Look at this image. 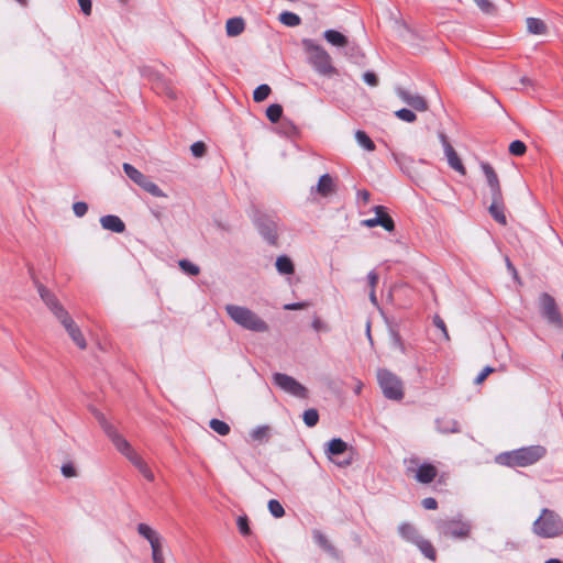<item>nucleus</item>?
Wrapping results in <instances>:
<instances>
[{
    "mask_svg": "<svg viewBox=\"0 0 563 563\" xmlns=\"http://www.w3.org/2000/svg\"><path fill=\"white\" fill-rule=\"evenodd\" d=\"M78 3L80 5V9L81 11L86 14V15H90L91 13V1L90 0H78Z\"/></svg>",
    "mask_w": 563,
    "mask_h": 563,
    "instance_id": "nucleus-55",
    "label": "nucleus"
},
{
    "mask_svg": "<svg viewBox=\"0 0 563 563\" xmlns=\"http://www.w3.org/2000/svg\"><path fill=\"white\" fill-rule=\"evenodd\" d=\"M225 310L230 318L244 329L256 332H265L268 330L267 323L255 312L245 307L227 305Z\"/></svg>",
    "mask_w": 563,
    "mask_h": 563,
    "instance_id": "nucleus-4",
    "label": "nucleus"
},
{
    "mask_svg": "<svg viewBox=\"0 0 563 563\" xmlns=\"http://www.w3.org/2000/svg\"><path fill=\"white\" fill-rule=\"evenodd\" d=\"M526 25L528 32L534 35H543L548 32L544 21L538 18H527Z\"/></svg>",
    "mask_w": 563,
    "mask_h": 563,
    "instance_id": "nucleus-25",
    "label": "nucleus"
},
{
    "mask_svg": "<svg viewBox=\"0 0 563 563\" xmlns=\"http://www.w3.org/2000/svg\"><path fill=\"white\" fill-rule=\"evenodd\" d=\"M509 152L515 156H522L527 152V146L522 141L516 140L510 143Z\"/></svg>",
    "mask_w": 563,
    "mask_h": 563,
    "instance_id": "nucleus-38",
    "label": "nucleus"
},
{
    "mask_svg": "<svg viewBox=\"0 0 563 563\" xmlns=\"http://www.w3.org/2000/svg\"><path fill=\"white\" fill-rule=\"evenodd\" d=\"M37 291L42 300L58 320L60 318H65V314L68 313L67 310L60 305L56 296L49 289L43 285H38Z\"/></svg>",
    "mask_w": 563,
    "mask_h": 563,
    "instance_id": "nucleus-11",
    "label": "nucleus"
},
{
    "mask_svg": "<svg viewBox=\"0 0 563 563\" xmlns=\"http://www.w3.org/2000/svg\"><path fill=\"white\" fill-rule=\"evenodd\" d=\"M137 532L140 536H142L144 539H146L150 542L151 547H153V544H157V543L162 542L161 534L157 531H155L154 529H152L146 523H139Z\"/></svg>",
    "mask_w": 563,
    "mask_h": 563,
    "instance_id": "nucleus-20",
    "label": "nucleus"
},
{
    "mask_svg": "<svg viewBox=\"0 0 563 563\" xmlns=\"http://www.w3.org/2000/svg\"><path fill=\"white\" fill-rule=\"evenodd\" d=\"M323 37L327 40L328 43H330L333 46L336 47H344L347 45V37L335 30H327L323 33Z\"/></svg>",
    "mask_w": 563,
    "mask_h": 563,
    "instance_id": "nucleus-23",
    "label": "nucleus"
},
{
    "mask_svg": "<svg viewBox=\"0 0 563 563\" xmlns=\"http://www.w3.org/2000/svg\"><path fill=\"white\" fill-rule=\"evenodd\" d=\"M309 305L307 302H296V303H288L285 305L286 310H300L307 308Z\"/></svg>",
    "mask_w": 563,
    "mask_h": 563,
    "instance_id": "nucleus-56",
    "label": "nucleus"
},
{
    "mask_svg": "<svg viewBox=\"0 0 563 563\" xmlns=\"http://www.w3.org/2000/svg\"><path fill=\"white\" fill-rule=\"evenodd\" d=\"M317 192L322 197H328L335 192V184L329 174L322 175L316 187Z\"/></svg>",
    "mask_w": 563,
    "mask_h": 563,
    "instance_id": "nucleus-19",
    "label": "nucleus"
},
{
    "mask_svg": "<svg viewBox=\"0 0 563 563\" xmlns=\"http://www.w3.org/2000/svg\"><path fill=\"white\" fill-rule=\"evenodd\" d=\"M363 225H365L366 228H375V227H379L378 224V221L376 220V218H371V219H366L362 222Z\"/></svg>",
    "mask_w": 563,
    "mask_h": 563,
    "instance_id": "nucleus-58",
    "label": "nucleus"
},
{
    "mask_svg": "<svg viewBox=\"0 0 563 563\" xmlns=\"http://www.w3.org/2000/svg\"><path fill=\"white\" fill-rule=\"evenodd\" d=\"M123 169L126 176L134 181L136 185H139L143 190L148 192L150 195L154 197H166V195L163 192V190L154 183L147 176H145L142 172L136 169L131 164L124 163Z\"/></svg>",
    "mask_w": 563,
    "mask_h": 563,
    "instance_id": "nucleus-7",
    "label": "nucleus"
},
{
    "mask_svg": "<svg viewBox=\"0 0 563 563\" xmlns=\"http://www.w3.org/2000/svg\"><path fill=\"white\" fill-rule=\"evenodd\" d=\"M238 529L242 536H249L251 529L249 526V519L246 516H240L236 520Z\"/></svg>",
    "mask_w": 563,
    "mask_h": 563,
    "instance_id": "nucleus-42",
    "label": "nucleus"
},
{
    "mask_svg": "<svg viewBox=\"0 0 563 563\" xmlns=\"http://www.w3.org/2000/svg\"><path fill=\"white\" fill-rule=\"evenodd\" d=\"M377 380L386 398L391 400H401L404 398V383L396 374L388 369H378Z\"/></svg>",
    "mask_w": 563,
    "mask_h": 563,
    "instance_id": "nucleus-5",
    "label": "nucleus"
},
{
    "mask_svg": "<svg viewBox=\"0 0 563 563\" xmlns=\"http://www.w3.org/2000/svg\"><path fill=\"white\" fill-rule=\"evenodd\" d=\"M62 474L65 477L70 478L77 476V471L71 463H66L62 466Z\"/></svg>",
    "mask_w": 563,
    "mask_h": 563,
    "instance_id": "nucleus-49",
    "label": "nucleus"
},
{
    "mask_svg": "<svg viewBox=\"0 0 563 563\" xmlns=\"http://www.w3.org/2000/svg\"><path fill=\"white\" fill-rule=\"evenodd\" d=\"M357 196H358V198H360V199H362V201H363L365 205L369 202L371 194H369V191H368V190H366V189L360 190V191L357 192Z\"/></svg>",
    "mask_w": 563,
    "mask_h": 563,
    "instance_id": "nucleus-57",
    "label": "nucleus"
},
{
    "mask_svg": "<svg viewBox=\"0 0 563 563\" xmlns=\"http://www.w3.org/2000/svg\"><path fill=\"white\" fill-rule=\"evenodd\" d=\"M21 5L25 7L27 4V0H16Z\"/></svg>",
    "mask_w": 563,
    "mask_h": 563,
    "instance_id": "nucleus-61",
    "label": "nucleus"
},
{
    "mask_svg": "<svg viewBox=\"0 0 563 563\" xmlns=\"http://www.w3.org/2000/svg\"><path fill=\"white\" fill-rule=\"evenodd\" d=\"M271 87L266 84L260 85L253 92V99L255 102L264 101L271 93Z\"/></svg>",
    "mask_w": 563,
    "mask_h": 563,
    "instance_id": "nucleus-35",
    "label": "nucleus"
},
{
    "mask_svg": "<svg viewBox=\"0 0 563 563\" xmlns=\"http://www.w3.org/2000/svg\"><path fill=\"white\" fill-rule=\"evenodd\" d=\"M275 265L276 269L282 275H290L295 271L291 260L286 255L278 256Z\"/></svg>",
    "mask_w": 563,
    "mask_h": 563,
    "instance_id": "nucleus-28",
    "label": "nucleus"
},
{
    "mask_svg": "<svg viewBox=\"0 0 563 563\" xmlns=\"http://www.w3.org/2000/svg\"><path fill=\"white\" fill-rule=\"evenodd\" d=\"M195 157H202L206 154L207 147L203 142H196L190 147Z\"/></svg>",
    "mask_w": 563,
    "mask_h": 563,
    "instance_id": "nucleus-47",
    "label": "nucleus"
},
{
    "mask_svg": "<svg viewBox=\"0 0 563 563\" xmlns=\"http://www.w3.org/2000/svg\"><path fill=\"white\" fill-rule=\"evenodd\" d=\"M482 172L485 175L486 183L488 187H497L500 185L498 175L494 167L488 163H481Z\"/></svg>",
    "mask_w": 563,
    "mask_h": 563,
    "instance_id": "nucleus-26",
    "label": "nucleus"
},
{
    "mask_svg": "<svg viewBox=\"0 0 563 563\" xmlns=\"http://www.w3.org/2000/svg\"><path fill=\"white\" fill-rule=\"evenodd\" d=\"M302 45L308 55L309 63L319 74L323 76L336 74L335 68L332 66L331 56L323 47L316 44L312 40H303Z\"/></svg>",
    "mask_w": 563,
    "mask_h": 563,
    "instance_id": "nucleus-3",
    "label": "nucleus"
},
{
    "mask_svg": "<svg viewBox=\"0 0 563 563\" xmlns=\"http://www.w3.org/2000/svg\"><path fill=\"white\" fill-rule=\"evenodd\" d=\"M472 526L470 522L462 520L461 518H453L442 521L440 530L444 536L452 538L464 539L470 537Z\"/></svg>",
    "mask_w": 563,
    "mask_h": 563,
    "instance_id": "nucleus-9",
    "label": "nucleus"
},
{
    "mask_svg": "<svg viewBox=\"0 0 563 563\" xmlns=\"http://www.w3.org/2000/svg\"><path fill=\"white\" fill-rule=\"evenodd\" d=\"M433 323L434 325L440 329L445 338V340H450V336H449V333H448V329H446V325L444 323V321L439 317V316H435L433 318Z\"/></svg>",
    "mask_w": 563,
    "mask_h": 563,
    "instance_id": "nucleus-50",
    "label": "nucleus"
},
{
    "mask_svg": "<svg viewBox=\"0 0 563 563\" xmlns=\"http://www.w3.org/2000/svg\"><path fill=\"white\" fill-rule=\"evenodd\" d=\"M347 449V444L341 439H332L328 444V453L330 455H340Z\"/></svg>",
    "mask_w": 563,
    "mask_h": 563,
    "instance_id": "nucleus-30",
    "label": "nucleus"
},
{
    "mask_svg": "<svg viewBox=\"0 0 563 563\" xmlns=\"http://www.w3.org/2000/svg\"><path fill=\"white\" fill-rule=\"evenodd\" d=\"M495 372V368L492 367V366H486L482 369V372L476 376V378L474 379V383L476 385H481L485 382V379L492 374Z\"/></svg>",
    "mask_w": 563,
    "mask_h": 563,
    "instance_id": "nucleus-46",
    "label": "nucleus"
},
{
    "mask_svg": "<svg viewBox=\"0 0 563 563\" xmlns=\"http://www.w3.org/2000/svg\"><path fill=\"white\" fill-rule=\"evenodd\" d=\"M303 421L308 427H314L319 421V413L316 409H307L303 412Z\"/></svg>",
    "mask_w": 563,
    "mask_h": 563,
    "instance_id": "nucleus-39",
    "label": "nucleus"
},
{
    "mask_svg": "<svg viewBox=\"0 0 563 563\" xmlns=\"http://www.w3.org/2000/svg\"><path fill=\"white\" fill-rule=\"evenodd\" d=\"M73 210L77 217H84L88 211V205L84 201H77L73 205Z\"/></svg>",
    "mask_w": 563,
    "mask_h": 563,
    "instance_id": "nucleus-48",
    "label": "nucleus"
},
{
    "mask_svg": "<svg viewBox=\"0 0 563 563\" xmlns=\"http://www.w3.org/2000/svg\"><path fill=\"white\" fill-rule=\"evenodd\" d=\"M369 300L372 301L373 305H377V297H376V291L375 289H371L369 291Z\"/></svg>",
    "mask_w": 563,
    "mask_h": 563,
    "instance_id": "nucleus-59",
    "label": "nucleus"
},
{
    "mask_svg": "<svg viewBox=\"0 0 563 563\" xmlns=\"http://www.w3.org/2000/svg\"><path fill=\"white\" fill-rule=\"evenodd\" d=\"M489 191H490V198H492V202L490 203H495V202H504V196H503V191H501V186H497V187H489Z\"/></svg>",
    "mask_w": 563,
    "mask_h": 563,
    "instance_id": "nucleus-45",
    "label": "nucleus"
},
{
    "mask_svg": "<svg viewBox=\"0 0 563 563\" xmlns=\"http://www.w3.org/2000/svg\"><path fill=\"white\" fill-rule=\"evenodd\" d=\"M521 81H522V84H526V82H528V81H529V79H528V78H522V80H521Z\"/></svg>",
    "mask_w": 563,
    "mask_h": 563,
    "instance_id": "nucleus-62",
    "label": "nucleus"
},
{
    "mask_svg": "<svg viewBox=\"0 0 563 563\" xmlns=\"http://www.w3.org/2000/svg\"><path fill=\"white\" fill-rule=\"evenodd\" d=\"M355 139L357 141V143L364 147L366 151H374L375 150V144L374 142L371 140V137L364 132V131H356L355 132Z\"/></svg>",
    "mask_w": 563,
    "mask_h": 563,
    "instance_id": "nucleus-32",
    "label": "nucleus"
},
{
    "mask_svg": "<svg viewBox=\"0 0 563 563\" xmlns=\"http://www.w3.org/2000/svg\"><path fill=\"white\" fill-rule=\"evenodd\" d=\"M396 95L398 98L408 104L412 110L424 112L428 110V102L427 100L417 93H411L410 91L404 89V88H397Z\"/></svg>",
    "mask_w": 563,
    "mask_h": 563,
    "instance_id": "nucleus-12",
    "label": "nucleus"
},
{
    "mask_svg": "<svg viewBox=\"0 0 563 563\" xmlns=\"http://www.w3.org/2000/svg\"><path fill=\"white\" fill-rule=\"evenodd\" d=\"M363 79H364V81H365L367 85H369V86H372V87H375V86H377V84H378L377 76H376L374 73H372V71H366V73L363 75Z\"/></svg>",
    "mask_w": 563,
    "mask_h": 563,
    "instance_id": "nucleus-51",
    "label": "nucleus"
},
{
    "mask_svg": "<svg viewBox=\"0 0 563 563\" xmlns=\"http://www.w3.org/2000/svg\"><path fill=\"white\" fill-rule=\"evenodd\" d=\"M274 383L286 393H289L296 397L299 398H306L308 390L305 386H302L300 383H298L295 378L291 376H288L286 374L276 373L274 375Z\"/></svg>",
    "mask_w": 563,
    "mask_h": 563,
    "instance_id": "nucleus-10",
    "label": "nucleus"
},
{
    "mask_svg": "<svg viewBox=\"0 0 563 563\" xmlns=\"http://www.w3.org/2000/svg\"><path fill=\"white\" fill-rule=\"evenodd\" d=\"M152 548V558L154 563H165L164 556H163V545L162 542L157 544H153Z\"/></svg>",
    "mask_w": 563,
    "mask_h": 563,
    "instance_id": "nucleus-43",
    "label": "nucleus"
},
{
    "mask_svg": "<svg viewBox=\"0 0 563 563\" xmlns=\"http://www.w3.org/2000/svg\"><path fill=\"white\" fill-rule=\"evenodd\" d=\"M374 212L379 227L384 228L388 232H393L395 230V222L393 218L387 213V210L384 206H375Z\"/></svg>",
    "mask_w": 563,
    "mask_h": 563,
    "instance_id": "nucleus-16",
    "label": "nucleus"
},
{
    "mask_svg": "<svg viewBox=\"0 0 563 563\" xmlns=\"http://www.w3.org/2000/svg\"><path fill=\"white\" fill-rule=\"evenodd\" d=\"M438 475V468L430 463L421 464L415 472V479L421 484L431 483Z\"/></svg>",
    "mask_w": 563,
    "mask_h": 563,
    "instance_id": "nucleus-15",
    "label": "nucleus"
},
{
    "mask_svg": "<svg viewBox=\"0 0 563 563\" xmlns=\"http://www.w3.org/2000/svg\"><path fill=\"white\" fill-rule=\"evenodd\" d=\"M130 462L143 475L145 479L148 482H154V473L140 454L135 455Z\"/></svg>",
    "mask_w": 563,
    "mask_h": 563,
    "instance_id": "nucleus-21",
    "label": "nucleus"
},
{
    "mask_svg": "<svg viewBox=\"0 0 563 563\" xmlns=\"http://www.w3.org/2000/svg\"><path fill=\"white\" fill-rule=\"evenodd\" d=\"M505 202L490 203L488 211L493 219L501 225H507V218L505 214Z\"/></svg>",
    "mask_w": 563,
    "mask_h": 563,
    "instance_id": "nucleus-24",
    "label": "nucleus"
},
{
    "mask_svg": "<svg viewBox=\"0 0 563 563\" xmlns=\"http://www.w3.org/2000/svg\"><path fill=\"white\" fill-rule=\"evenodd\" d=\"M415 544L419 548V550L426 558H428L431 561H435L437 552L429 540H426L421 537Z\"/></svg>",
    "mask_w": 563,
    "mask_h": 563,
    "instance_id": "nucleus-29",
    "label": "nucleus"
},
{
    "mask_svg": "<svg viewBox=\"0 0 563 563\" xmlns=\"http://www.w3.org/2000/svg\"><path fill=\"white\" fill-rule=\"evenodd\" d=\"M179 267L187 274L191 275V276H197L199 273H200V269L197 265H195L194 263L187 261V260H181L179 261Z\"/></svg>",
    "mask_w": 563,
    "mask_h": 563,
    "instance_id": "nucleus-40",
    "label": "nucleus"
},
{
    "mask_svg": "<svg viewBox=\"0 0 563 563\" xmlns=\"http://www.w3.org/2000/svg\"><path fill=\"white\" fill-rule=\"evenodd\" d=\"M268 432V427H258L251 432V437L255 441H264L267 439Z\"/></svg>",
    "mask_w": 563,
    "mask_h": 563,
    "instance_id": "nucleus-41",
    "label": "nucleus"
},
{
    "mask_svg": "<svg viewBox=\"0 0 563 563\" xmlns=\"http://www.w3.org/2000/svg\"><path fill=\"white\" fill-rule=\"evenodd\" d=\"M59 321L64 325L65 330L68 332L74 343L79 349L85 350L87 346L85 336L81 333L80 329L77 327V324L74 322L69 313H66L65 318H60Z\"/></svg>",
    "mask_w": 563,
    "mask_h": 563,
    "instance_id": "nucleus-13",
    "label": "nucleus"
},
{
    "mask_svg": "<svg viewBox=\"0 0 563 563\" xmlns=\"http://www.w3.org/2000/svg\"><path fill=\"white\" fill-rule=\"evenodd\" d=\"M422 506L428 510H434L438 508V503L434 498L428 497L422 500Z\"/></svg>",
    "mask_w": 563,
    "mask_h": 563,
    "instance_id": "nucleus-54",
    "label": "nucleus"
},
{
    "mask_svg": "<svg viewBox=\"0 0 563 563\" xmlns=\"http://www.w3.org/2000/svg\"><path fill=\"white\" fill-rule=\"evenodd\" d=\"M312 537H313L314 542L328 555L335 558V559L339 556L336 549L332 545V543L329 541V539L327 538V536L324 533H322L320 530L316 529L312 531Z\"/></svg>",
    "mask_w": 563,
    "mask_h": 563,
    "instance_id": "nucleus-17",
    "label": "nucleus"
},
{
    "mask_svg": "<svg viewBox=\"0 0 563 563\" xmlns=\"http://www.w3.org/2000/svg\"><path fill=\"white\" fill-rule=\"evenodd\" d=\"M209 427L220 435H227L230 433V426L219 419H211L209 422Z\"/></svg>",
    "mask_w": 563,
    "mask_h": 563,
    "instance_id": "nucleus-34",
    "label": "nucleus"
},
{
    "mask_svg": "<svg viewBox=\"0 0 563 563\" xmlns=\"http://www.w3.org/2000/svg\"><path fill=\"white\" fill-rule=\"evenodd\" d=\"M547 454V449L542 445H530L500 453L496 457V462L508 467H527L530 466Z\"/></svg>",
    "mask_w": 563,
    "mask_h": 563,
    "instance_id": "nucleus-1",
    "label": "nucleus"
},
{
    "mask_svg": "<svg viewBox=\"0 0 563 563\" xmlns=\"http://www.w3.org/2000/svg\"><path fill=\"white\" fill-rule=\"evenodd\" d=\"M378 274L374 271L369 272L368 275H367V280H368V285L371 287V289H376V286L378 284Z\"/></svg>",
    "mask_w": 563,
    "mask_h": 563,
    "instance_id": "nucleus-52",
    "label": "nucleus"
},
{
    "mask_svg": "<svg viewBox=\"0 0 563 563\" xmlns=\"http://www.w3.org/2000/svg\"><path fill=\"white\" fill-rule=\"evenodd\" d=\"M101 427L108 438L111 440L115 449L123 454L129 461H131L135 455L139 453L132 448L130 442L123 438L118 430L109 422H107L104 419L101 421Z\"/></svg>",
    "mask_w": 563,
    "mask_h": 563,
    "instance_id": "nucleus-8",
    "label": "nucleus"
},
{
    "mask_svg": "<svg viewBox=\"0 0 563 563\" xmlns=\"http://www.w3.org/2000/svg\"><path fill=\"white\" fill-rule=\"evenodd\" d=\"M100 223L104 230H109L115 233H122L125 230L124 222L118 216H104L100 219Z\"/></svg>",
    "mask_w": 563,
    "mask_h": 563,
    "instance_id": "nucleus-18",
    "label": "nucleus"
},
{
    "mask_svg": "<svg viewBox=\"0 0 563 563\" xmlns=\"http://www.w3.org/2000/svg\"><path fill=\"white\" fill-rule=\"evenodd\" d=\"M476 5L486 14H490L495 11V5L490 0H473Z\"/></svg>",
    "mask_w": 563,
    "mask_h": 563,
    "instance_id": "nucleus-44",
    "label": "nucleus"
},
{
    "mask_svg": "<svg viewBox=\"0 0 563 563\" xmlns=\"http://www.w3.org/2000/svg\"><path fill=\"white\" fill-rule=\"evenodd\" d=\"M539 308L541 316L549 324L556 329L563 328V317L559 310L555 299L548 292H543L539 297Z\"/></svg>",
    "mask_w": 563,
    "mask_h": 563,
    "instance_id": "nucleus-6",
    "label": "nucleus"
},
{
    "mask_svg": "<svg viewBox=\"0 0 563 563\" xmlns=\"http://www.w3.org/2000/svg\"><path fill=\"white\" fill-rule=\"evenodd\" d=\"M395 115L404 121V122H408V123H412L417 120V115L416 113L413 112L412 109H399L397 111H395Z\"/></svg>",
    "mask_w": 563,
    "mask_h": 563,
    "instance_id": "nucleus-36",
    "label": "nucleus"
},
{
    "mask_svg": "<svg viewBox=\"0 0 563 563\" xmlns=\"http://www.w3.org/2000/svg\"><path fill=\"white\" fill-rule=\"evenodd\" d=\"M268 510L275 518H282L285 515L284 507L276 499H271L268 501Z\"/></svg>",
    "mask_w": 563,
    "mask_h": 563,
    "instance_id": "nucleus-37",
    "label": "nucleus"
},
{
    "mask_svg": "<svg viewBox=\"0 0 563 563\" xmlns=\"http://www.w3.org/2000/svg\"><path fill=\"white\" fill-rule=\"evenodd\" d=\"M544 563H562V562L558 559H550V560L545 561Z\"/></svg>",
    "mask_w": 563,
    "mask_h": 563,
    "instance_id": "nucleus-60",
    "label": "nucleus"
},
{
    "mask_svg": "<svg viewBox=\"0 0 563 563\" xmlns=\"http://www.w3.org/2000/svg\"><path fill=\"white\" fill-rule=\"evenodd\" d=\"M312 328L313 330H316L317 332H320V331H327L328 330V327L327 324L318 317H316L312 321Z\"/></svg>",
    "mask_w": 563,
    "mask_h": 563,
    "instance_id": "nucleus-53",
    "label": "nucleus"
},
{
    "mask_svg": "<svg viewBox=\"0 0 563 563\" xmlns=\"http://www.w3.org/2000/svg\"><path fill=\"white\" fill-rule=\"evenodd\" d=\"M282 114H283V107L278 103L271 104L266 109V117L273 123L278 122L282 118Z\"/></svg>",
    "mask_w": 563,
    "mask_h": 563,
    "instance_id": "nucleus-33",
    "label": "nucleus"
},
{
    "mask_svg": "<svg viewBox=\"0 0 563 563\" xmlns=\"http://www.w3.org/2000/svg\"><path fill=\"white\" fill-rule=\"evenodd\" d=\"M279 21L287 26L294 27L300 24L301 19L296 13L285 11L279 14Z\"/></svg>",
    "mask_w": 563,
    "mask_h": 563,
    "instance_id": "nucleus-31",
    "label": "nucleus"
},
{
    "mask_svg": "<svg viewBox=\"0 0 563 563\" xmlns=\"http://www.w3.org/2000/svg\"><path fill=\"white\" fill-rule=\"evenodd\" d=\"M398 532L406 541L416 543L421 537L419 536L415 526L409 522H402L398 527Z\"/></svg>",
    "mask_w": 563,
    "mask_h": 563,
    "instance_id": "nucleus-22",
    "label": "nucleus"
},
{
    "mask_svg": "<svg viewBox=\"0 0 563 563\" xmlns=\"http://www.w3.org/2000/svg\"><path fill=\"white\" fill-rule=\"evenodd\" d=\"M532 532L544 539H554L563 534V519L554 510L543 508L532 523Z\"/></svg>",
    "mask_w": 563,
    "mask_h": 563,
    "instance_id": "nucleus-2",
    "label": "nucleus"
},
{
    "mask_svg": "<svg viewBox=\"0 0 563 563\" xmlns=\"http://www.w3.org/2000/svg\"><path fill=\"white\" fill-rule=\"evenodd\" d=\"M244 26L242 18H232L227 21L225 31L229 36H238L244 31Z\"/></svg>",
    "mask_w": 563,
    "mask_h": 563,
    "instance_id": "nucleus-27",
    "label": "nucleus"
},
{
    "mask_svg": "<svg viewBox=\"0 0 563 563\" xmlns=\"http://www.w3.org/2000/svg\"><path fill=\"white\" fill-rule=\"evenodd\" d=\"M440 139L443 144L444 153H445V156H446L450 167L453 168L454 170H456L457 173H460L461 175H465L466 168L463 165L461 158L459 157V155L455 152V150L453 148V146L448 141L446 136L444 134H441Z\"/></svg>",
    "mask_w": 563,
    "mask_h": 563,
    "instance_id": "nucleus-14",
    "label": "nucleus"
}]
</instances>
